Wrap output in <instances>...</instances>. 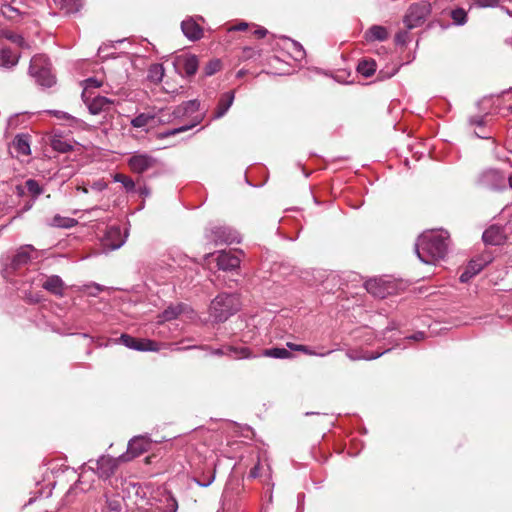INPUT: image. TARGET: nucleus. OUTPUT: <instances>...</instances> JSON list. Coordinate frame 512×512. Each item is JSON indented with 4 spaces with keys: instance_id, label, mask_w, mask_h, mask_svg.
Segmentation results:
<instances>
[{
    "instance_id": "f257e3e1",
    "label": "nucleus",
    "mask_w": 512,
    "mask_h": 512,
    "mask_svg": "<svg viewBox=\"0 0 512 512\" xmlns=\"http://www.w3.org/2000/svg\"><path fill=\"white\" fill-rule=\"evenodd\" d=\"M449 234L444 230H430L421 234L415 243L418 258L426 264L443 259L448 250Z\"/></svg>"
},
{
    "instance_id": "f03ea898",
    "label": "nucleus",
    "mask_w": 512,
    "mask_h": 512,
    "mask_svg": "<svg viewBox=\"0 0 512 512\" xmlns=\"http://www.w3.org/2000/svg\"><path fill=\"white\" fill-rule=\"evenodd\" d=\"M240 309L239 297L236 294H219L210 304V316L216 322L226 321Z\"/></svg>"
},
{
    "instance_id": "7ed1b4c3",
    "label": "nucleus",
    "mask_w": 512,
    "mask_h": 512,
    "mask_svg": "<svg viewBox=\"0 0 512 512\" xmlns=\"http://www.w3.org/2000/svg\"><path fill=\"white\" fill-rule=\"evenodd\" d=\"M50 66V62L45 55H35L30 61L29 74L39 85L51 87L55 83V77L51 73Z\"/></svg>"
},
{
    "instance_id": "20e7f679",
    "label": "nucleus",
    "mask_w": 512,
    "mask_h": 512,
    "mask_svg": "<svg viewBox=\"0 0 512 512\" xmlns=\"http://www.w3.org/2000/svg\"><path fill=\"white\" fill-rule=\"evenodd\" d=\"M205 237L215 245L240 243L239 233L228 226L211 225L206 229Z\"/></svg>"
},
{
    "instance_id": "39448f33",
    "label": "nucleus",
    "mask_w": 512,
    "mask_h": 512,
    "mask_svg": "<svg viewBox=\"0 0 512 512\" xmlns=\"http://www.w3.org/2000/svg\"><path fill=\"white\" fill-rule=\"evenodd\" d=\"M430 13V6L423 3L412 4L404 17V24L407 29H413L420 26Z\"/></svg>"
},
{
    "instance_id": "423d86ee",
    "label": "nucleus",
    "mask_w": 512,
    "mask_h": 512,
    "mask_svg": "<svg viewBox=\"0 0 512 512\" xmlns=\"http://www.w3.org/2000/svg\"><path fill=\"white\" fill-rule=\"evenodd\" d=\"M119 341L129 349L142 351V352H157L160 350L161 345L150 339H138L128 334H122Z\"/></svg>"
},
{
    "instance_id": "0eeeda50",
    "label": "nucleus",
    "mask_w": 512,
    "mask_h": 512,
    "mask_svg": "<svg viewBox=\"0 0 512 512\" xmlns=\"http://www.w3.org/2000/svg\"><path fill=\"white\" fill-rule=\"evenodd\" d=\"M151 446V441L145 436H136L132 438L128 443L127 452L120 456L122 461H129L135 457L140 456L144 452L148 451Z\"/></svg>"
},
{
    "instance_id": "6e6552de",
    "label": "nucleus",
    "mask_w": 512,
    "mask_h": 512,
    "mask_svg": "<svg viewBox=\"0 0 512 512\" xmlns=\"http://www.w3.org/2000/svg\"><path fill=\"white\" fill-rule=\"evenodd\" d=\"M155 163L156 160L146 153L134 154L128 161L131 170L139 174L153 168Z\"/></svg>"
},
{
    "instance_id": "1a4fd4ad",
    "label": "nucleus",
    "mask_w": 512,
    "mask_h": 512,
    "mask_svg": "<svg viewBox=\"0 0 512 512\" xmlns=\"http://www.w3.org/2000/svg\"><path fill=\"white\" fill-rule=\"evenodd\" d=\"M126 241V235L122 234L121 228L112 226L108 228L102 240L104 248L109 250H116L120 248Z\"/></svg>"
},
{
    "instance_id": "9d476101",
    "label": "nucleus",
    "mask_w": 512,
    "mask_h": 512,
    "mask_svg": "<svg viewBox=\"0 0 512 512\" xmlns=\"http://www.w3.org/2000/svg\"><path fill=\"white\" fill-rule=\"evenodd\" d=\"M505 181V176L495 169L487 170L481 176L482 185L493 190L503 189Z\"/></svg>"
},
{
    "instance_id": "9b49d317",
    "label": "nucleus",
    "mask_w": 512,
    "mask_h": 512,
    "mask_svg": "<svg viewBox=\"0 0 512 512\" xmlns=\"http://www.w3.org/2000/svg\"><path fill=\"white\" fill-rule=\"evenodd\" d=\"M119 461H122L120 456L118 458H113L110 456L100 457L97 461L98 475L105 479L111 477L115 473Z\"/></svg>"
},
{
    "instance_id": "f8f14e48",
    "label": "nucleus",
    "mask_w": 512,
    "mask_h": 512,
    "mask_svg": "<svg viewBox=\"0 0 512 512\" xmlns=\"http://www.w3.org/2000/svg\"><path fill=\"white\" fill-rule=\"evenodd\" d=\"M183 34L190 41H197L203 37V28L196 22L193 17L186 18L181 23Z\"/></svg>"
},
{
    "instance_id": "ddd939ff",
    "label": "nucleus",
    "mask_w": 512,
    "mask_h": 512,
    "mask_svg": "<svg viewBox=\"0 0 512 512\" xmlns=\"http://www.w3.org/2000/svg\"><path fill=\"white\" fill-rule=\"evenodd\" d=\"M217 265L221 270H234L239 267L240 259L231 251H221L217 257Z\"/></svg>"
},
{
    "instance_id": "4468645a",
    "label": "nucleus",
    "mask_w": 512,
    "mask_h": 512,
    "mask_svg": "<svg viewBox=\"0 0 512 512\" xmlns=\"http://www.w3.org/2000/svg\"><path fill=\"white\" fill-rule=\"evenodd\" d=\"M33 253H36L32 245H24L19 248L12 260V267L18 269L30 262L34 258Z\"/></svg>"
},
{
    "instance_id": "2eb2a0df",
    "label": "nucleus",
    "mask_w": 512,
    "mask_h": 512,
    "mask_svg": "<svg viewBox=\"0 0 512 512\" xmlns=\"http://www.w3.org/2000/svg\"><path fill=\"white\" fill-rule=\"evenodd\" d=\"M89 112L93 115H98L101 112L108 111L113 104V101L104 96H96L88 101L84 98Z\"/></svg>"
},
{
    "instance_id": "dca6fc26",
    "label": "nucleus",
    "mask_w": 512,
    "mask_h": 512,
    "mask_svg": "<svg viewBox=\"0 0 512 512\" xmlns=\"http://www.w3.org/2000/svg\"><path fill=\"white\" fill-rule=\"evenodd\" d=\"M212 355L216 356H223L228 355L234 359H244V358H250L251 353L248 348L246 347H233V346H227L224 348L214 349L211 350Z\"/></svg>"
},
{
    "instance_id": "f3484780",
    "label": "nucleus",
    "mask_w": 512,
    "mask_h": 512,
    "mask_svg": "<svg viewBox=\"0 0 512 512\" xmlns=\"http://www.w3.org/2000/svg\"><path fill=\"white\" fill-rule=\"evenodd\" d=\"M17 156H28L31 154L30 136L28 134H18L15 136L11 144Z\"/></svg>"
},
{
    "instance_id": "a211bd4d",
    "label": "nucleus",
    "mask_w": 512,
    "mask_h": 512,
    "mask_svg": "<svg viewBox=\"0 0 512 512\" xmlns=\"http://www.w3.org/2000/svg\"><path fill=\"white\" fill-rule=\"evenodd\" d=\"M200 108L198 100H189L173 109L174 118L182 119L196 113Z\"/></svg>"
},
{
    "instance_id": "6ab92c4d",
    "label": "nucleus",
    "mask_w": 512,
    "mask_h": 512,
    "mask_svg": "<svg viewBox=\"0 0 512 512\" xmlns=\"http://www.w3.org/2000/svg\"><path fill=\"white\" fill-rule=\"evenodd\" d=\"M483 241L489 245H500L505 240L503 230L499 226H490L482 235Z\"/></svg>"
},
{
    "instance_id": "aec40b11",
    "label": "nucleus",
    "mask_w": 512,
    "mask_h": 512,
    "mask_svg": "<svg viewBox=\"0 0 512 512\" xmlns=\"http://www.w3.org/2000/svg\"><path fill=\"white\" fill-rule=\"evenodd\" d=\"M52 2L65 15L77 13L83 6L82 0H52Z\"/></svg>"
},
{
    "instance_id": "412c9836",
    "label": "nucleus",
    "mask_w": 512,
    "mask_h": 512,
    "mask_svg": "<svg viewBox=\"0 0 512 512\" xmlns=\"http://www.w3.org/2000/svg\"><path fill=\"white\" fill-rule=\"evenodd\" d=\"M388 37L389 32L387 28L381 25H373L364 33V39L369 43L374 41L383 42Z\"/></svg>"
},
{
    "instance_id": "4be33fe9",
    "label": "nucleus",
    "mask_w": 512,
    "mask_h": 512,
    "mask_svg": "<svg viewBox=\"0 0 512 512\" xmlns=\"http://www.w3.org/2000/svg\"><path fill=\"white\" fill-rule=\"evenodd\" d=\"M75 142L68 137L60 134H54L51 139V147L60 153H66L73 150Z\"/></svg>"
},
{
    "instance_id": "5701e85b",
    "label": "nucleus",
    "mask_w": 512,
    "mask_h": 512,
    "mask_svg": "<svg viewBox=\"0 0 512 512\" xmlns=\"http://www.w3.org/2000/svg\"><path fill=\"white\" fill-rule=\"evenodd\" d=\"M64 282L58 275H51L42 284V287L50 293L63 296L64 294Z\"/></svg>"
},
{
    "instance_id": "b1692460",
    "label": "nucleus",
    "mask_w": 512,
    "mask_h": 512,
    "mask_svg": "<svg viewBox=\"0 0 512 512\" xmlns=\"http://www.w3.org/2000/svg\"><path fill=\"white\" fill-rule=\"evenodd\" d=\"M233 101H234V92L233 91L224 93L219 99L214 118L218 119V118L223 117L226 114V112L229 110V108L232 106Z\"/></svg>"
},
{
    "instance_id": "393cba45",
    "label": "nucleus",
    "mask_w": 512,
    "mask_h": 512,
    "mask_svg": "<svg viewBox=\"0 0 512 512\" xmlns=\"http://www.w3.org/2000/svg\"><path fill=\"white\" fill-rule=\"evenodd\" d=\"M0 14L7 20L14 22L19 21L21 18H23V16L26 15L25 12L20 11L18 8L12 6L9 3L1 4Z\"/></svg>"
},
{
    "instance_id": "a878e982",
    "label": "nucleus",
    "mask_w": 512,
    "mask_h": 512,
    "mask_svg": "<svg viewBox=\"0 0 512 512\" xmlns=\"http://www.w3.org/2000/svg\"><path fill=\"white\" fill-rule=\"evenodd\" d=\"M19 55L9 48H2L0 50V66L4 68H11L18 63Z\"/></svg>"
},
{
    "instance_id": "bb28decb",
    "label": "nucleus",
    "mask_w": 512,
    "mask_h": 512,
    "mask_svg": "<svg viewBox=\"0 0 512 512\" xmlns=\"http://www.w3.org/2000/svg\"><path fill=\"white\" fill-rule=\"evenodd\" d=\"M50 114L54 115L58 119H65L68 121L69 126L77 129H83L86 124L81 119H78L66 112L59 111V110H53L49 111Z\"/></svg>"
},
{
    "instance_id": "cd10ccee",
    "label": "nucleus",
    "mask_w": 512,
    "mask_h": 512,
    "mask_svg": "<svg viewBox=\"0 0 512 512\" xmlns=\"http://www.w3.org/2000/svg\"><path fill=\"white\" fill-rule=\"evenodd\" d=\"M186 308L184 304H179L177 306H169L165 309L162 314L159 316V323H163L165 321H170L177 318Z\"/></svg>"
},
{
    "instance_id": "c85d7f7f",
    "label": "nucleus",
    "mask_w": 512,
    "mask_h": 512,
    "mask_svg": "<svg viewBox=\"0 0 512 512\" xmlns=\"http://www.w3.org/2000/svg\"><path fill=\"white\" fill-rule=\"evenodd\" d=\"M179 62L182 64L184 72L187 76H192L197 72L198 69V59L194 55L185 56L179 59Z\"/></svg>"
},
{
    "instance_id": "c756f323",
    "label": "nucleus",
    "mask_w": 512,
    "mask_h": 512,
    "mask_svg": "<svg viewBox=\"0 0 512 512\" xmlns=\"http://www.w3.org/2000/svg\"><path fill=\"white\" fill-rule=\"evenodd\" d=\"M377 65L373 59H363L357 65V71L362 76L371 77L376 71Z\"/></svg>"
},
{
    "instance_id": "7c9ffc66",
    "label": "nucleus",
    "mask_w": 512,
    "mask_h": 512,
    "mask_svg": "<svg viewBox=\"0 0 512 512\" xmlns=\"http://www.w3.org/2000/svg\"><path fill=\"white\" fill-rule=\"evenodd\" d=\"M13 164L14 160L12 157L4 159L0 163V179L2 182H7L14 176V169H12Z\"/></svg>"
},
{
    "instance_id": "2f4dec72",
    "label": "nucleus",
    "mask_w": 512,
    "mask_h": 512,
    "mask_svg": "<svg viewBox=\"0 0 512 512\" xmlns=\"http://www.w3.org/2000/svg\"><path fill=\"white\" fill-rule=\"evenodd\" d=\"M202 119H203L202 116H197V117H195V120L191 124L167 130L165 132L160 133L158 135V137L160 139H163V138H167V137L174 136L176 134L188 131V130L192 129L193 127H195L196 125H198L202 121Z\"/></svg>"
},
{
    "instance_id": "473e14b6",
    "label": "nucleus",
    "mask_w": 512,
    "mask_h": 512,
    "mask_svg": "<svg viewBox=\"0 0 512 512\" xmlns=\"http://www.w3.org/2000/svg\"><path fill=\"white\" fill-rule=\"evenodd\" d=\"M77 224V220L70 217L55 215L49 222V225L57 228H71Z\"/></svg>"
},
{
    "instance_id": "72a5a7b5",
    "label": "nucleus",
    "mask_w": 512,
    "mask_h": 512,
    "mask_svg": "<svg viewBox=\"0 0 512 512\" xmlns=\"http://www.w3.org/2000/svg\"><path fill=\"white\" fill-rule=\"evenodd\" d=\"M157 116L150 113H141L131 120V125L134 128H144L150 125Z\"/></svg>"
},
{
    "instance_id": "f704fd0d",
    "label": "nucleus",
    "mask_w": 512,
    "mask_h": 512,
    "mask_svg": "<svg viewBox=\"0 0 512 512\" xmlns=\"http://www.w3.org/2000/svg\"><path fill=\"white\" fill-rule=\"evenodd\" d=\"M366 290L378 298L386 296V290L381 286L380 281L377 279L369 280L365 284Z\"/></svg>"
},
{
    "instance_id": "c9c22d12",
    "label": "nucleus",
    "mask_w": 512,
    "mask_h": 512,
    "mask_svg": "<svg viewBox=\"0 0 512 512\" xmlns=\"http://www.w3.org/2000/svg\"><path fill=\"white\" fill-rule=\"evenodd\" d=\"M262 355L265 357L276 359H288L292 357V354L287 349L279 347L265 349L262 352Z\"/></svg>"
},
{
    "instance_id": "e433bc0d",
    "label": "nucleus",
    "mask_w": 512,
    "mask_h": 512,
    "mask_svg": "<svg viewBox=\"0 0 512 512\" xmlns=\"http://www.w3.org/2000/svg\"><path fill=\"white\" fill-rule=\"evenodd\" d=\"M287 347L293 351H299V352H302L304 354L311 355V356L324 357L332 352V351H327V352L317 353L306 345L294 344L291 342L287 343Z\"/></svg>"
},
{
    "instance_id": "4c0bfd02",
    "label": "nucleus",
    "mask_w": 512,
    "mask_h": 512,
    "mask_svg": "<svg viewBox=\"0 0 512 512\" xmlns=\"http://www.w3.org/2000/svg\"><path fill=\"white\" fill-rule=\"evenodd\" d=\"M381 355V353L373 354L369 352H363V351H348L347 357L353 361L356 360H372L376 359Z\"/></svg>"
},
{
    "instance_id": "58836bf2",
    "label": "nucleus",
    "mask_w": 512,
    "mask_h": 512,
    "mask_svg": "<svg viewBox=\"0 0 512 512\" xmlns=\"http://www.w3.org/2000/svg\"><path fill=\"white\" fill-rule=\"evenodd\" d=\"M164 77V68L161 64H154L150 67L148 78L153 82H161Z\"/></svg>"
},
{
    "instance_id": "ea45409f",
    "label": "nucleus",
    "mask_w": 512,
    "mask_h": 512,
    "mask_svg": "<svg viewBox=\"0 0 512 512\" xmlns=\"http://www.w3.org/2000/svg\"><path fill=\"white\" fill-rule=\"evenodd\" d=\"M487 263L488 260L481 257L471 260L466 268L470 270L471 274H474L475 276L482 271V269L487 265Z\"/></svg>"
},
{
    "instance_id": "a19ab883",
    "label": "nucleus",
    "mask_w": 512,
    "mask_h": 512,
    "mask_svg": "<svg viewBox=\"0 0 512 512\" xmlns=\"http://www.w3.org/2000/svg\"><path fill=\"white\" fill-rule=\"evenodd\" d=\"M25 188L28 191V193L33 196L34 198H37L39 195L43 193V189L40 186V184L34 180V179H28L25 182Z\"/></svg>"
},
{
    "instance_id": "79ce46f5",
    "label": "nucleus",
    "mask_w": 512,
    "mask_h": 512,
    "mask_svg": "<svg viewBox=\"0 0 512 512\" xmlns=\"http://www.w3.org/2000/svg\"><path fill=\"white\" fill-rule=\"evenodd\" d=\"M451 18L456 25H463L467 21V13L464 9L458 8L451 12Z\"/></svg>"
},
{
    "instance_id": "37998d69",
    "label": "nucleus",
    "mask_w": 512,
    "mask_h": 512,
    "mask_svg": "<svg viewBox=\"0 0 512 512\" xmlns=\"http://www.w3.org/2000/svg\"><path fill=\"white\" fill-rule=\"evenodd\" d=\"M221 68V62L218 59L209 61L204 67V74L206 76H212L217 73Z\"/></svg>"
},
{
    "instance_id": "c03bdc74",
    "label": "nucleus",
    "mask_w": 512,
    "mask_h": 512,
    "mask_svg": "<svg viewBox=\"0 0 512 512\" xmlns=\"http://www.w3.org/2000/svg\"><path fill=\"white\" fill-rule=\"evenodd\" d=\"M175 120H177V118H174L173 109H162L159 111L158 121L160 123L166 124Z\"/></svg>"
},
{
    "instance_id": "a18cd8bd",
    "label": "nucleus",
    "mask_w": 512,
    "mask_h": 512,
    "mask_svg": "<svg viewBox=\"0 0 512 512\" xmlns=\"http://www.w3.org/2000/svg\"><path fill=\"white\" fill-rule=\"evenodd\" d=\"M114 180L116 182L122 183L127 190H133L135 187L134 181L130 177L123 174H116Z\"/></svg>"
},
{
    "instance_id": "49530a36",
    "label": "nucleus",
    "mask_w": 512,
    "mask_h": 512,
    "mask_svg": "<svg viewBox=\"0 0 512 512\" xmlns=\"http://www.w3.org/2000/svg\"><path fill=\"white\" fill-rule=\"evenodd\" d=\"M103 290H104V287L99 284H96V283H92V284L85 286V291L90 296H97Z\"/></svg>"
},
{
    "instance_id": "de8ad7c7",
    "label": "nucleus",
    "mask_w": 512,
    "mask_h": 512,
    "mask_svg": "<svg viewBox=\"0 0 512 512\" xmlns=\"http://www.w3.org/2000/svg\"><path fill=\"white\" fill-rule=\"evenodd\" d=\"M101 81L95 79V78H88L85 80V88H84V91L82 93V97L85 98L86 97V93H87V90L90 89V88H98L101 86Z\"/></svg>"
},
{
    "instance_id": "09e8293b",
    "label": "nucleus",
    "mask_w": 512,
    "mask_h": 512,
    "mask_svg": "<svg viewBox=\"0 0 512 512\" xmlns=\"http://www.w3.org/2000/svg\"><path fill=\"white\" fill-rule=\"evenodd\" d=\"M291 45H292L293 51H294V58L296 60L302 59L305 55V50L303 49L302 45L293 40L291 41Z\"/></svg>"
},
{
    "instance_id": "8fccbe9b",
    "label": "nucleus",
    "mask_w": 512,
    "mask_h": 512,
    "mask_svg": "<svg viewBox=\"0 0 512 512\" xmlns=\"http://www.w3.org/2000/svg\"><path fill=\"white\" fill-rule=\"evenodd\" d=\"M473 2L483 8L496 7L499 4V0H473Z\"/></svg>"
},
{
    "instance_id": "3c124183",
    "label": "nucleus",
    "mask_w": 512,
    "mask_h": 512,
    "mask_svg": "<svg viewBox=\"0 0 512 512\" xmlns=\"http://www.w3.org/2000/svg\"><path fill=\"white\" fill-rule=\"evenodd\" d=\"M215 480V470L212 472L211 475L205 476L203 478V481H197V484L202 487H208L211 485Z\"/></svg>"
},
{
    "instance_id": "603ef678",
    "label": "nucleus",
    "mask_w": 512,
    "mask_h": 512,
    "mask_svg": "<svg viewBox=\"0 0 512 512\" xmlns=\"http://www.w3.org/2000/svg\"><path fill=\"white\" fill-rule=\"evenodd\" d=\"M166 508H167V510L165 512H177L178 503H177L176 499H174L173 497H169L167 499Z\"/></svg>"
},
{
    "instance_id": "864d4df0",
    "label": "nucleus",
    "mask_w": 512,
    "mask_h": 512,
    "mask_svg": "<svg viewBox=\"0 0 512 512\" xmlns=\"http://www.w3.org/2000/svg\"><path fill=\"white\" fill-rule=\"evenodd\" d=\"M107 188V183L103 180H97L91 185V189L101 192Z\"/></svg>"
},
{
    "instance_id": "5fc2aeb1",
    "label": "nucleus",
    "mask_w": 512,
    "mask_h": 512,
    "mask_svg": "<svg viewBox=\"0 0 512 512\" xmlns=\"http://www.w3.org/2000/svg\"><path fill=\"white\" fill-rule=\"evenodd\" d=\"M472 277H474V274H471L470 270H468L467 268L465 269V271L460 275V281L462 283H466L468 282Z\"/></svg>"
},
{
    "instance_id": "6e6d98bb",
    "label": "nucleus",
    "mask_w": 512,
    "mask_h": 512,
    "mask_svg": "<svg viewBox=\"0 0 512 512\" xmlns=\"http://www.w3.org/2000/svg\"><path fill=\"white\" fill-rule=\"evenodd\" d=\"M260 475V466L259 464L255 465L249 473L250 478H257Z\"/></svg>"
},
{
    "instance_id": "4d7b16f0",
    "label": "nucleus",
    "mask_w": 512,
    "mask_h": 512,
    "mask_svg": "<svg viewBox=\"0 0 512 512\" xmlns=\"http://www.w3.org/2000/svg\"><path fill=\"white\" fill-rule=\"evenodd\" d=\"M248 27V24L246 22H241L233 27H231L229 30L230 31H243V30H246Z\"/></svg>"
},
{
    "instance_id": "13d9d810",
    "label": "nucleus",
    "mask_w": 512,
    "mask_h": 512,
    "mask_svg": "<svg viewBox=\"0 0 512 512\" xmlns=\"http://www.w3.org/2000/svg\"><path fill=\"white\" fill-rule=\"evenodd\" d=\"M9 39H11L13 42H15V43H17L19 45H23V43H24V39L20 35H11L9 37Z\"/></svg>"
},
{
    "instance_id": "bf43d9fd",
    "label": "nucleus",
    "mask_w": 512,
    "mask_h": 512,
    "mask_svg": "<svg viewBox=\"0 0 512 512\" xmlns=\"http://www.w3.org/2000/svg\"><path fill=\"white\" fill-rule=\"evenodd\" d=\"M254 34L258 37V38H262L264 37L266 34H267V30L264 29V28H258L254 31Z\"/></svg>"
},
{
    "instance_id": "052dcab7",
    "label": "nucleus",
    "mask_w": 512,
    "mask_h": 512,
    "mask_svg": "<svg viewBox=\"0 0 512 512\" xmlns=\"http://www.w3.org/2000/svg\"><path fill=\"white\" fill-rule=\"evenodd\" d=\"M25 186L17 185L16 192L19 196H23L25 194Z\"/></svg>"
},
{
    "instance_id": "680f3d73",
    "label": "nucleus",
    "mask_w": 512,
    "mask_h": 512,
    "mask_svg": "<svg viewBox=\"0 0 512 512\" xmlns=\"http://www.w3.org/2000/svg\"><path fill=\"white\" fill-rule=\"evenodd\" d=\"M471 124L481 126V125H483V119L482 118H472Z\"/></svg>"
},
{
    "instance_id": "e2e57ef3",
    "label": "nucleus",
    "mask_w": 512,
    "mask_h": 512,
    "mask_svg": "<svg viewBox=\"0 0 512 512\" xmlns=\"http://www.w3.org/2000/svg\"><path fill=\"white\" fill-rule=\"evenodd\" d=\"M404 36H405V33H398L396 35V42L397 43H404L405 42Z\"/></svg>"
},
{
    "instance_id": "0e129e2a",
    "label": "nucleus",
    "mask_w": 512,
    "mask_h": 512,
    "mask_svg": "<svg viewBox=\"0 0 512 512\" xmlns=\"http://www.w3.org/2000/svg\"><path fill=\"white\" fill-rule=\"evenodd\" d=\"M411 339H414V340H421L424 338V333L423 332H419L417 334H414L413 336L410 337Z\"/></svg>"
},
{
    "instance_id": "69168bd1",
    "label": "nucleus",
    "mask_w": 512,
    "mask_h": 512,
    "mask_svg": "<svg viewBox=\"0 0 512 512\" xmlns=\"http://www.w3.org/2000/svg\"><path fill=\"white\" fill-rule=\"evenodd\" d=\"M76 189H77V191H80V192H83V193H88V188L86 186L78 185Z\"/></svg>"
},
{
    "instance_id": "338daca9",
    "label": "nucleus",
    "mask_w": 512,
    "mask_h": 512,
    "mask_svg": "<svg viewBox=\"0 0 512 512\" xmlns=\"http://www.w3.org/2000/svg\"><path fill=\"white\" fill-rule=\"evenodd\" d=\"M502 9H503V10H505V12H506L508 15L512 16V10H510V9H508V8H504V7H502Z\"/></svg>"
},
{
    "instance_id": "774afa93",
    "label": "nucleus",
    "mask_w": 512,
    "mask_h": 512,
    "mask_svg": "<svg viewBox=\"0 0 512 512\" xmlns=\"http://www.w3.org/2000/svg\"><path fill=\"white\" fill-rule=\"evenodd\" d=\"M509 187L512 189V175L508 177Z\"/></svg>"
}]
</instances>
